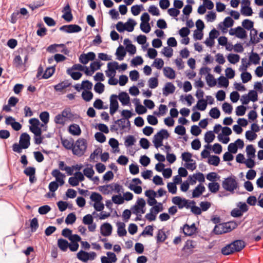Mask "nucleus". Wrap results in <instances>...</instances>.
<instances>
[{
	"label": "nucleus",
	"instance_id": "1",
	"mask_svg": "<svg viewBox=\"0 0 263 263\" xmlns=\"http://www.w3.org/2000/svg\"><path fill=\"white\" fill-rule=\"evenodd\" d=\"M74 149H73V154L79 157H81L85 153L87 143L86 139L84 138H79L76 142Z\"/></svg>",
	"mask_w": 263,
	"mask_h": 263
},
{
	"label": "nucleus",
	"instance_id": "2",
	"mask_svg": "<svg viewBox=\"0 0 263 263\" xmlns=\"http://www.w3.org/2000/svg\"><path fill=\"white\" fill-rule=\"evenodd\" d=\"M170 137V134L168 131L165 129H162L159 130L156 135H154L153 142L156 148L163 145V139H167Z\"/></svg>",
	"mask_w": 263,
	"mask_h": 263
},
{
	"label": "nucleus",
	"instance_id": "3",
	"mask_svg": "<svg viewBox=\"0 0 263 263\" xmlns=\"http://www.w3.org/2000/svg\"><path fill=\"white\" fill-rule=\"evenodd\" d=\"M222 186L225 190L233 192L238 186L235 177L231 176L225 178L222 182Z\"/></svg>",
	"mask_w": 263,
	"mask_h": 263
},
{
	"label": "nucleus",
	"instance_id": "4",
	"mask_svg": "<svg viewBox=\"0 0 263 263\" xmlns=\"http://www.w3.org/2000/svg\"><path fill=\"white\" fill-rule=\"evenodd\" d=\"M60 30L68 33H77L82 30V28L76 24L65 25L61 26Z\"/></svg>",
	"mask_w": 263,
	"mask_h": 263
},
{
	"label": "nucleus",
	"instance_id": "5",
	"mask_svg": "<svg viewBox=\"0 0 263 263\" xmlns=\"http://www.w3.org/2000/svg\"><path fill=\"white\" fill-rule=\"evenodd\" d=\"M108 70L105 71L108 77H114L116 73V70L119 69V64L117 62L114 61L107 64Z\"/></svg>",
	"mask_w": 263,
	"mask_h": 263
},
{
	"label": "nucleus",
	"instance_id": "6",
	"mask_svg": "<svg viewBox=\"0 0 263 263\" xmlns=\"http://www.w3.org/2000/svg\"><path fill=\"white\" fill-rule=\"evenodd\" d=\"M228 228L229 223L227 222L216 224L213 229V232L216 235L228 233L231 232Z\"/></svg>",
	"mask_w": 263,
	"mask_h": 263
},
{
	"label": "nucleus",
	"instance_id": "7",
	"mask_svg": "<svg viewBox=\"0 0 263 263\" xmlns=\"http://www.w3.org/2000/svg\"><path fill=\"white\" fill-rule=\"evenodd\" d=\"M118 96L112 95L110 97V114L113 115L119 108V103L117 101Z\"/></svg>",
	"mask_w": 263,
	"mask_h": 263
},
{
	"label": "nucleus",
	"instance_id": "8",
	"mask_svg": "<svg viewBox=\"0 0 263 263\" xmlns=\"http://www.w3.org/2000/svg\"><path fill=\"white\" fill-rule=\"evenodd\" d=\"M96 58V54L93 52H89L87 53H82L79 57V61L83 64H86L89 61H93Z\"/></svg>",
	"mask_w": 263,
	"mask_h": 263
},
{
	"label": "nucleus",
	"instance_id": "9",
	"mask_svg": "<svg viewBox=\"0 0 263 263\" xmlns=\"http://www.w3.org/2000/svg\"><path fill=\"white\" fill-rule=\"evenodd\" d=\"M112 227L110 223L105 222L100 227V233L103 236H109L112 233Z\"/></svg>",
	"mask_w": 263,
	"mask_h": 263
},
{
	"label": "nucleus",
	"instance_id": "10",
	"mask_svg": "<svg viewBox=\"0 0 263 263\" xmlns=\"http://www.w3.org/2000/svg\"><path fill=\"white\" fill-rule=\"evenodd\" d=\"M107 256H103L101 257V263H115L117 260V256L115 253L107 252Z\"/></svg>",
	"mask_w": 263,
	"mask_h": 263
},
{
	"label": "nucleus",
	"instance_id": "11",
	"mask_svg": "<svg viewBox=\"0 0 263 263\" xmlns=\"http://www.w3.org/2000/svg\"><path fill=\"white\" fill-rule=\"evenodd\" d=\"M30 136L27 133H24L20 136L19 143L23 146V149H26L30 146Z\"/></svg>",
	"mask_w": 263,
	"mask_h": 263
},
{
	"label": "nucleus",
	"instance_id": "12",
	"mask_svg": "<svg viewBox=\"0 0 263 263\" xmlns=\"http://www.w3.org/2000/svg\"><path fill=\"white\" fill-rule=\"evenodd\" d=\"M194 242L192 240H187L185 242L182 249V251L184 252L185 254L190 255L194 252L193 249L195 248V246L193 244Z\"/></svg>",
	"mask_w": 263,
	"mask_h": 263
},
{
	"label": "nucleus",
	"instance_id": "13",
	"mask_svg": "<svg viewBox=\"0 0 263 263\" xmlns=\"http://www.w3.org/2000/svg\"><path fill=\"white\" fill-rule=\"evenodd\" d=\"M257 30L255 28H253L250 30V40L249 42L247 44L248 46H249L251 44H256L259 42V39L257 37Z\"/></svg>",
	"mask_w": 263,
	"mask_h": 263
},
{
	"label": "nucleus",
	"instance_id": "14",
	"mask_svg": "<svg viewBox=\"0 0 263 263\" xmlns=\"http://www.w3.org/2000/svg\"><path fill=\"white\" fill-rule=\"evenodd\" d=\"M235 252H240L246 246L245 242L242 240H236L231 242Z\"/></svg>",
	"mask_w": 263,
	"mask_h": 263
},
{
	"label": "nucleus",
	"instance_id": "15",
	"mask_svg": "<svg viewBox=\"0 0 263 263\" xmlns=\"http://www.w3.org/2000/svg\"><path fill=\"white\" fill-rule=\"evenodd\" d=\"M123 105H127L130 103V97L126 92H121L118 98Z\"/></svg>",
	"mask_w": 263,
	"mask_h": 263
},
{
	"label": "nucleus",
	"instance_id": "16",
	"mask_svg": "<svg viewBox=\"0 0 263 263\" xmlns=\"http://www.w3.org/2000/svg\"><path fill=\"white\" fill-rule=\"evenodd\" d=\"M176 87L171 82H167L163 88V94L165 96L173 93L175 90Z\"/></svg>",
	"mask_w": 263,
	"mask_h": 263
},
{
	"label": "nucleus",
	"instance_id": "17",
	"mask_svg": "<svg viewBox=\"0 0 263 263\" xmlns=\"http://www.w3.org/2000/svg\"><path fill=\"white\" fill-rule=\"evenodd\" d=\"M68 132L73 136H79L81 134V129L79 125L71 124L68 127Z\"/></svg>",
	"mask_w": 263,
	"mask_h": 263
},
{
	"label": "nucleus",
	"instance_id": "18",
	"mask_svg": "<svg viewBox=\"0 0 263 263\" xmlns=\"http://www.w3.org/2000/svg\"><path fill=\"white\" fill-rule=\"evenodd\" d=\"M205 189V188L203 185L198 184L193 191L192 198L199 197L204 192Z\"/></svg>",
	"mask_w": 263,
	"mask_h": 263
},
{
	"label": "nucleus",
	"instance_id": "19",
	"mask_svg": "<svg viewBox=\"0 0 263 263\" xmlns=\"http://www.w3.org/2000/svg\"><path fill=\"white\" fill-rule=\"evenodd\" d=\"M126 54V50L125 48L122 46L120 45L116 52V55L117 57V59L119 61H122L123 60L124 58L125 57Z\"/></svg>",
	"mask_w": 263,
	"mask_h": 263
},
{
	"label": "nucleus",
	"instance_id": "20",
	"mask_svg": "<svg viewBox=\"0 0 263 263\" xmlns=\"http://www.w3.org/2000/svg\"><path fill=\"white\" fill-rule=\"evenodd\" d=\"M207 104L208 102L206 100L203 99H199L196 106L193 107V110H194L195 108H197L199 110L203 111L206 109Z\"/></svg>",
	"mask_w": 263,
	"mask_h": 263
},
{
	"label": "nucleus",
	"instance_id": "21",
	"mask_svg": "<svg viewBox=\"0 0 263 263\" xmlns=\"http://www.w3.org/2000/svg\"><path fill=\"white\" fill-rule=\"evenodd\" d=\"M69 246V243L67 240L63 238H60L58 240V246L62 251H66Z\"/></svg>",
	"mask_w": 263,
	"mask_h": 263
},
{
	"label": "nucleus",
	"instance_id": "22",
	"mask_svg": "<svg viewBox=\"0 0 263 263\" xmlns=\"http://www.w3.org/2000/svg\"><path fill=\"white\" fill-rule=\"evenodd\" d=\"M234 30L236 31V36L238 38L244 39H246L247 36V34L246 31L241 27L238 26L234 29Z\"/></svg>",
	"mask_w": 263,
	"mask_h": 263
},
{
	"label": "nucleus",
	"instance_id": "23",
	"mask_svg": "<svg viewBox=\"0 0 263 263\" xmlns=\"http://www.w3.org/2000/svg\"><path fill=\"white\" fill-rule=\"evenodd\" d=\"M181 230H182L183 233L185 236H191L196 234L195 231L190 228L189 225L187 223L184 224L183 226L181 228Z\"/></svg>",
	"mask_w": 263,
	"mask_h": 263
},
{
	"label": "nucleus",
	"instance_id": "24",
	"mask_svg": "<svg viewBox=\"0 0 263 263\" xmlns=\"http://www.w3.org/2000/svg\"><path fill=\"white\" fill-rule=\"evenodd\" d=\"M117 224L118 226V235L120 237L125 236L127 234V232L125 229V225L124 223L122 222H117Z\"/></svg>",
	"mask_w": 263,
	"mask_h": 263
},
{
	"label": "nucleus",
	"instance_id": "25",
	"mask_svg": "<svg viewBox=\"0 0 263 263\" xmlns=\"http://www.w3.org/2000/svg\"><path fill=\"white\" fill-rule=\"evenodd\" d=\"M221 252L224 255H229L235 252V251H234L233 247L231 245V243L223 247L221 249Z\"/></svg>",
	"mask_w": 263,
	"mask_h": 263
},
{
	"label": "nucleus",
	"instance_id": "26",
	"mask_svg": "<svg viewBox=\"0 0 263 263\" xmlns=\"http://www.w3.org/2000/svg\"><path fill=\"white\" fill-rule=\"evenodd\" d=\"M124 24L125 25V30L128 32H132L134 30V27L136 25L137 23L135 20L129 18L127 22Z\"/></svg>",
	"mask_w": 263,
	"mask_h": 263
},
{
	"label": "nucleus",
	"instance_id": "27",
	"mask_svg": "<svg viewBox=\"0 0 263 263\" xmlns=\"http://www.w3.org/2000/svg\"><path fill=\"white\" fill-rule=\"evenodd\" d=\"M163 72L164 76L170 79H173L175 78V71L171 67L164 68Z\"/></svg>",
	"mask_w": 263,
	"mask_h": 263
},
{
	"label": "nucleus",
	"instance_id": "28",
	"mask_svg": "<svg viewBox=\"0 0 263 263\" xmlns=\"http://www.w3.org/2000/svg\"><path fill=\"white\" fill-rule=\"evenodd\" d=\"M55 66L54 65L51 67H48L44 72L41 78L47 79L51 77L55 72Z\"/></svg>",
	"mask_w": 263,
	"mask_h": 263
},
{
	"label": "nucleus",
	"instance_id": "29",
	"mask_svg": "<svg viewBox=\"0 0 263 263\" xmlns=\"http://www.w3.org/2000/svg\"><path fill=\"white\" fill-rule=\"evenodd\" d=\"M72 142H71L67 139H63L61 138V142L63 146L67 149H71L73 152V149L74 148V144L73 143V140L71 139Z\"/></svg>",
	"mask_w": 263,
	"mask_h": 263
},
{
	"label": "nucleus",
	"instance_id": "30",
	"mask_svg": "<svg viewBox=\"0 0 263 263\" xmlns=\"http://www.w3.org/2000/svg\"><path fill=\"white\" fill-rule=\"evenodd\" d=\"M70 85L71 83H69L68 81L66 80L55 85L54 88L56 91H61L63 89L70 86Z\"/></svg>",
	"mask_w": 263,
	"mask_h": 263
},
{
	"label": "nucleus",
	"instance_id": "31",
	"mask_svg": "<svg viewBox=\"0 0 263 263\" xmlns=\"http://www.w3.org/2000/svg\"><path fill=\"white\" fill-rule=\"evenodd\" d=\"M62 116H63L64 119L66 120L68 119L69 120H72L73 119V114L71 111V109L69 107L65 108L61 112Z\"/></svg>",
	"mask_w": 263,
	"mask_h": 263
},
{
	"label": "nucleus",
	"instance_id": "32",
	"mask_svg": "<svg viewBox=\"0 0 263 263\" xmlns=\"http://www.w3.org/2000/svg\"><path fill=\"white\" fill-rule=\"evenodd\" d=\"M167 236L165 234L163 229L158 230L157 235L156 236L157 243L163 242L167 238Z\"/></svg>",
	"mask_w": 263,
	"mask_h": 263
},
{
	"label": "nucleus",
	"instance_id": "33",
	"mask_svg": "<svg viewBox=\"0 0 263 263\" xmlns=\"http://www.w3.org/2000/svg\"><path fill=\"white\" fill-rule=\"evenodd\" d=\"M88 252L83 250H80L77 254V258L84 262H87L88 261Z\"/></svg>",
	"mask_w": 263,
	"mask_h": 263
},
{
	"label": "nucleus",
	"instance_id": "34",
	"mask_svg": "<svg viewBox=\"0 0 263 263\" xmlns=\"http://www.w3.org/2000/svg\"><path fill=\"white\" fill-rule=\"evenodd\" d=\"M72 69L68 68L66 72L68 74L70 75L74 80H78L82 76V73L79 71L73 72Z\"/></svg>",
	"mask_w": 263,
	"mask_h": 263
},
{
	"label": "nucleus",
	"instance_id": "35",
	"mask_svg": "<svg viewBox=\"0 0 263 263\" xmlns=\"http://www.w3.org/2000/svg\"><path fill=\"white\" fill-rule=\"evenodd\" d=\"M246 152L248 158H253L255 157L256 150L252 144H250L246 147Z\"/></svg>",
	"mask_w": 263,
	"mask_h": 263
},
{
	"label": "nucleus",
	"instance_id": "36",
	"mask_svg": "<svg viewBox=\"0 0 263 263\" xmlns=\"http://www.w3.org/2000/svg\"><path fill=\"white\" fill-rule=\"evenodd\" d=\"M205 79L207 84L211 87L215 86L217 84L216 80L214 79V76L211 73L207 74Z\"/></svg>",
	"mask_w": 263,
	"mask_h": 263
},
{
	"label": "nucleus",
	"instance_id": "37",
	"mask_svg": "<svg viewBox=\"0 0 263 263\" xmlns=\"http://www.w3.org/2000/svg\"><path fill=\"white\" fill-rule=\"evenodd\" d=\"M260 58L258 53L253 52L252 50L251 54L249 57V62H252L254 64L257 65L259 63Z\"/></svg>",
	"mask_w": 263,
	"mask_h": 263
},
{
	"label": "nucleus",
	"instance_id": "38",
	"mask_svg": "<svg viewBox=\"0 0 263 263\" xmlns=\"http://www.w3.org/2000/svg\"><path fill=\"white\" fill-rule=\"evenodd\" d=\"M241 13L245 16H251L253 14V10L250 6H241Z\"/></svg>",
	"mask_w": 263,
	"mask_h": 263
},
{
	"label": "nucleus",
	"instance_id": "39",
	"mask_svg": "<svg viewBox=\"0 0 263 263\" xmlns=\"http://www.w3.org/2000/svg\"><path fill=\"white\" fill-rule=\"evenodd\" d=\"M136 138L133 135H128L125 140L124 145L126 147L133 145L136 142Z\"/></svg>",
	"mask_w": 263,
	"mask_h": 263
},
{
	"label": "nucleus",
	"instance_id": "40",
	"mask_svg": "<svg viewBox=\"0 0 263 263\" xmlns=\"http://www.w3.org/2000/svg\"><path fill=\"white\" fill-rule=\"evenodd\" d=\"M218 80L219 87H223L226 88L229 86V82L228 79L226 77L221 76L218 78Z\"/></svg>",
	"mask_w": 263,
	"mask_h": 263
},
{
	"label": "nucleus",
	"instance_id": "41",
	"mask_svg": "<svg viewBox=\"0 0 263 263\" xmlns=\"http://www.w3.org/2000/svg\"><path fill=\"white\" fill-rule=\"evenodd\" d=\"M208 163L211 165L217 166L220 163V158L216 155H212L208 159Z\"/></svg>",
	"mask_w": 263,
	"mask_h": 263
},
{
	"label": "nucleus",
	"instance_id": "42",
	"mask_svg": "<svg viewBox=\"0 0 263 263\" xmlns=\"http://www.w3.org/2000/svg\"><path fill=\"white\" fill-rule=\"evenodd\" d=\"M215 138V136L213 131L207 132L204 135V141L207 143H211Z\"/></svg>",
	"mask_w": 263,
	"mask_h": 263
},
{
	"label": "nucleus",
	"instance_id": "43",
	"mask_svg": "<svg viewBox=\"0 0 263 263\" xmlns=\"http://www.w3.org/2000/svg\"><path fill=\"white\" fill-rule=\"evenodd\" d=\"M228 60L231 64H235L239 62L240 56L237 54L230 53L227 57Z\"/></svg>",
	"mask_w": 263,
	"mask_h": 263
},
{
	"label": "nucleus",
	"instance_id": "44",
	"mask_svg": "<svg viewBox=\"0 0 263 263\" xmlns=\"http://www.w3.org/2000/svg\"><path fill=\"white\" fill-rule=\"evenodd\" d=\"M92 92L89 90H84L82 92V97L86 102H89L93 98Z\"/></svg>",
	"mask_w": 263,
	"mask_h": 263
},
{
	"label": "nucleus",
	"instance_id": "45",
	"mask_svg": "<svg viewBox=\"0 0 263 263\" xmlns=\"http://www.w3.org/2000/svg\"><path fill=\"white\" fill-rule=\"evenodd\" d=\"M253 25L254 22L249 19H245L242 22V27L248 30H251L252 29L254 28Z\"/></svg>",
	"mask_w": 263,
	"mask_h": 263
},
{
	"label": "nucleus",
	"instance_id": "46",
	"mask_svg": "<svg viewBox=\"0 0 263 263\" xmlns=\"http://www.w3.org/2000/svg\"><path fill=\"white\" fill-rule=\"evenodd\" d=\"M243 83H246L252 79V75L247 71H243L240 75Z\"/></svg>",
	"mask_w": 263,
	"mask_h": 263
},
{
	"label": "nucleus",
	"instance_id": "47",
	"mask_svg": "<svg viewBox=\"0 0 263 263\" xmlns=\"http://www.w3.org/2000/svg\"><path fill=\"white\" fill-rule=\"evenodd\" d=\"M77 217L74 213H69L65 219V223L67 224H72L76 220Z\"/></svg>",
	"mask_w": 263,
	"mask_h": 263
},
{
	"label": "nucleus",
	"instance_id": "48",
	"mask_svg": "<svg viewBox=\"0 0 263 263\" xmlns=\"http://www.w3.org/2000/svg\"><path fill=\"white\" fill-rule=\"evenodd\" d=\"M208 187L212 193H215L219 190L220 185L218 183L214 182L209 183Z\"/></svg>",
	"mask_w": 263,
	"mask_h": 263
},
{
	"label": "nucleus",
	"instance_id": "49",
	"mask_svg": "<svg viewBox=\"0 0 263 263\" xmlns=\"http://www.w3.org/2000/svg\"><path fill=\"white\" fill-rule=\"evenodd\" d=\"M209 115L214 119H218L220 116V111L217 107H214L210 110Z\"/></svg>",
	"mask_w": 263,
	"mask_h": 263
},
{
	"label": "nucleus",
	"instance_id": "50",
	"mask_svg": "<svg viewBox=\"0 0 263 263\" xmlns=\"http://www.w3.org/2000/svg\"><path fill=\"white\" fill-rule=\"evenodd\" d=\"M112 201L114 203L117 204H121L124 203V199L122 197L120 194L114 195L112 197Z\"/></svg>",
	"mask_w": 263,
	"mask_h": 263
},
{
	"label": "nucleus",
	"instance_id": "51",
	"mask_svg": "<svg viewBox=\"0 0 263 263\" xmlns=\"http://www.w3.org/2000/svg\"><path fill=\"white\" fill-rule=\"evenodd\" d=\"M90 199L92 201H94L95 203L97 202L101 201L103 199L102 196L99 193L97 192L92 193L90 196Z\"/></svg>",
	"mask_w": 263,
	"mask_h": 263
},
{
	"label": "nucleus",
	"instance_id": "52",
	"mask_svg": "<svg viewBox=\"0 0 263 263\" xmlns=\"http://www.w3.org/2000/svg\"><path fill=\"white\" fill-rule=\"evenodd\" d=\"M163 210V207L162 203L161 202H158L156 205L153 206L150 209L151 212L154 211L155 214H157L159 212L162 211Z\"/></svg>",
	"mask_w": 263,
	"mask_h": 263
},
{
	"label": "nucleus",
	"instance_id": "53",
	"mask_svg": "<svg viewBox=\"0 0 263 263\" xmlns=\"http://www.w3.org/2000/svg\"><path fill=\"white\" fill-rule=\"evenodd\" d=\"M83 173L84 175L89 179L92 178V177L95 174V172L92 168V166L90 165V167L84 168L83 170Z\"/></svg>",
	"mask_w": 263,
	"mask_h": 263
},
{
	"label": "nucleus",
	"instance_id": "54",
	"mask_svg": "<svg viewBox=\"0 0 263 263\" xmlns=\"http://www.w3.org/2000/svg\"><path fill=\"white\" fill-rule=\"evenodd\" d=\"M66 120L64 117L62 116V114H59L56 115L54 117V121L57 124H61L64 125L66 122Z\"/></svg>",
	"mask_w": 263,
	"mask_h": 263
},
{
	"label": "nucleus",
	"instance_id": "55",
	"mask_svg": "<svg viewBox=\"0 0 263 263\" xmlns=\"http://www.w3.org/2000/svg\"><path fill=\"white\" fill-rule=\"evenodd\" d=\"M174 132L179 135L184 136L186 134V129L182 125H177L175 128Z\"/></svg>",
	"mask_w": 263,
	"mask_h": 263
},
{
	"label": "nucleus",
	"instance_id": "56",
	"mask_svg": "<svg viewBox=\"0 0 263 263\" xmlns=\"http://www.w3.org/2000/svg\"><path fill=\"white\" fill-rule=\"evenodd\" d=\"M102 65V63L98 61L92 62L90 65L92 72H94L96 70L100 69Z\"/></svg>",
	"mask_w": 263,
	"mask_h": 263
},
{
	"label": "nucleus",
	"instance_id": "57",
	"mask_svg": "<svg viewBox=\"0 0 263 263\" xmlns=\"http://www.w3.org/2000/svg\"><path fill=\"white\" fill-rule=\"evenodd\" d=\"M105 86L104 85L99 82H97L94 86L95 91L99 94L102 93L104 91Z\"/></svg>",
	"mask_w": 263,
	"mask_h": 263
},
{
	"label": "nucleus",
	"instance_id": "58",
	"mask_svg": "<svg viewBox=\"0 0 263 263\" xmlns=\"http://www.w3.org/2000/svg\"><path fill=\"white\" fill-rule=\"evenodd\" d=\"M128 188L134 192L135 194H140L142 192V187L140 185H135L133 184H130L128 186Z\"/></svg>",
	"mask_w": 263,
	"mask_h": 263
},
{
	"label": "nucleus",
	"instance_id": "59",
	"mask_svg": "<svg viewBox=\"0 0 263 263\" xmlns=\"http://www.w3.org/2000/svg\"><path fill=\"white\" fill-rule=\"evenodd\" d=\"M40 118L41 120L45 124H46L49 120V114L47 111L42 112L40 115Z\"/></svg>",
	"mask_w": 263,
	"mask_h": 263
},
{
	"label": "nucleus",
	"instance_id": "60",
	"mask_svg": "<svg viewBox=\"0 0 263 263\" xmlns=\"http://www.w3.org/2000/svg\"><path fill=\"white\" fill-rule=\"evenodd\" d=\"M223 111L227 114H230L232 113L233 110L232 106L228 102H224L222 105Z\"/></svg>",
	"mask_w": 263,
	"mask_h": 263
},
{
	"label": "nucleus",
	"instance_id": "61",
	"mask_svg": "<svg viewBox=\"0 0 263 263\" xmlns=\"http://www.w3.org/2000/svg\"><path fill=\"white\" fill-rule=\"evenodd\" d=\"M93 218L91 214H87L83 218V223L86 225H90L92 223Z\"/></svg>",
	"mask_w": 263,
	"mask_h": 263
},
{
	"label": "nucleus",
	"instance_id": "62",
	"mask_svg": "<svg viewBox=\"0 0 263 263\" xmlns=\"http://www.w3.org/2000/svg\"><path fill=\"white\" fill-rule=\"evenodd\" d=\"M248 96L250 99V101L253 102L257 101L258 100V94L257 91L255 90H250Z\"/></svg>",
	"mask_w": 263,
	"mask_h": 263
},
{
	"label": "nucleus",
	"instance_id": "63",
	"mask_svg": "<svg viewBox=\"0 0 263 263\" xmlns=\"http://www.w3.org/2000/svg\"><path fill=\"white\" fill-rule=\"evenodd\" d=\"M247 108L243 105L238 106L236 108V115L238 116H242L245 114Z\"/></svg>",
	"mask_w": 263,
	"mask_h": 263
},
{
	"label": "nucleus",
	"instance_id": "64",
	"mask_svg": "<svg viewBox=\"0 0 263 263\" xmlns=\"http://www.w3.org/2000/svg\"><path fill=\"white\" fill-rule=\"evenodd\" d=\"M234 23V21L230 16H227L224 18L222 24L226 28H229L233 25Z\"/></svg>",
	"mask_w": 263,
	"mask_h": 263
}]
</instances>
